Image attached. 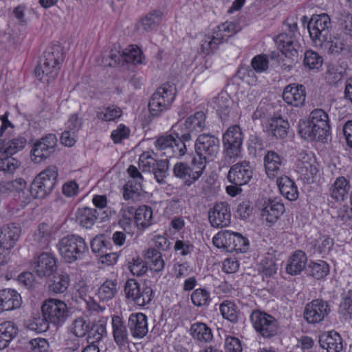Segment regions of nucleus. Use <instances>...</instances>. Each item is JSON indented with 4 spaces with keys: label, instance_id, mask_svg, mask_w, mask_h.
Instances as JSON below:
<instances>
[{
    "label": "nucleus",
    "instance_id": "f257e3e1",
    "mask_svg": "<svg viewBox=\"0 0 352 352\" xmlns=\"http://www.w3.org/2000/svg\"><path fill=\"white\" fill-rule=\"evenodd\" d=\"M330 125L327 113L321 109L311 111L309 121L300 122L298 132L302 138L309 140H323L329 135Z\"/></svg>",
    "mask_w": 352,
    "mask_h": 352
},
{
    "label": "nucleus",
    "instance_id": "f03ea898",
    "mask_svg": "<svg viewBox=\"0 0 352 352\" xmlns=\"http://www.w3.org/2000/svg\"><path fill=\"white\" fill-rule=\"evenodd\" d=\"M63 61V53L59 45H54L43 54V59L35 69L39 80L50 83L58 76L59 65Z\"/></svg>",
    "mask_w": 352,
    "mask_h": 352
},
{
    "label": "nucleus",
    "instance_id": "7ed1b4c3",
    "mask_svg": "<svg viewBox=\"0 0 352 352\" xmlns=\"http://www.w3.org/2000/svg\"><path fill=\"white\" fill-rule=\"evenodd\" d=\"M238 31L237 25L234 23L226 21L221 23L212 32L204 35L201 41V52L206 55L213 54L220 44Z\"/></svg>",
    "mask_w": 352,
    "mask_h": 352
},
{
    "label": "nucleus",
    "instance_id": "20e7f679",
    "mask_svg": "<svg viewBox=\"0 0 352 352\" xmlns=\"http://www.w3.org/2000/svg\"><path fill=\"white\" fill-rule=\"evenodd\" d=\"M285 32L275 38V43L280 52L287 57L294 58L298 56L300 45L296 40L298 34L297 22L292 19H287L284 23Z\"/></svg>",
    "mask_w": 352,
    "mask_h": 352
},
{
    "label": "nucleus",
    "instance_id": "39448f33",
    "mask_svg": "<svg viewBox=\"0 0 352 352\" xmlns=\"http://www.w3.org/2000/svg\"><path fill=\"white\" fill-rule=\"evenodd\" d=\"M58 249L66 262L72 263L81 258L88 251V246L82 237L71 234L64 236L59 241Z\"/></svg>",
    "mask_w": 352,
    "mask_h": 352
},
{
    "label": "nucleus",
    "instance_id": "423d86ee",
    "mask_svg": "<svg viewBox=\"0 0 352 352\" xmlns=\"http://www.w3.org/2000/svg\"><path fill=\"white\" fill-rule=\"evenodd\" d=\"M177 89L173 84L164 83L158 87L152 95L148 103L150 113L153 116H159L165 111L175 100Z\"/></svg>",
    "mask_w": 352,
    "mask_h": 352
},
{
    "label": "nucleus",
    "instance_id": "0eeeda50",
    "mask_svg": "<svg viewBox=\"0 0 352 352\" xmlns=\"http://www.w3.org/2000/svg\"><path fill=\"white\" fill-rule=\"evenodd\" d=\"M57 177L56 166H50L41 172L31 184L34 197L43 199L50 194L56 185Z\"/></svg>",
    "mask_w": 352,
    "mask_h": 352
},
{
    "label": "nucleus",
    "instance_id": "6e6552de",
    "mask_svg": "<svg viewBox=\"0 0 352 352\" xmlns=\"http://www.w3.org/2000/svg\"><path fill=\"white\" fill-rule=\"evenodd\" d=\"M153 155V152H144L140 156L139 166L143 172L152 173L159 184H165V178L168 175L169 162L168 160H157Z\"/></svg>",
    "mask_w": 352,
    "mask_h": 352
},
{
    "label": "nucleus",
    "instance_id": "1a4fd4ad",
    "mask_svg": "<svg viewBox=\"0 0 352 352\" xmlns=\"http://www.w3.org/2000/svg\"><path fill=\"white\" fill-rule=\"evenodd\" d=\"M307 28L315 45H322L331 35L332 28L331 19L327 14L313 15L308 23Z\"/></svg>",
    "mask_w": 352,
    "mask_h": 352
},
{
    "label": "nucleus",
    "instance_id": "9d476101",
    "mask_svg": "<svg viewBox=\"0 0 352 352\" xmlns=\"http://www.w3.org/2000/svg\"><path fill=\"white\" fill-rule=\"evenodd\" d=\"M220 142L213 135L204 133L198 136L195 143V149L198 162H204L206 168L207 162L217 157L219 151Z\"/></svg>",
    "mask_w": 352,
    "mask_h": 352
},
{
    "label": "nucleus",
    "instance_id": "9b49d317",
    "mask_svg": "<svg viewBox=\"0 0 352 352\" xmlns=\"http://www.w3.org/2000/svg\"><path fill=\"white\" fill-rule=\"evenodd\" d=\"M21 234L20 227L10 223L0 228V266L6 265L10 258L12 249Z\"/></svg>",
    "mask_w": 352,
    "mask_h": 352
},
{
    "label": "nucleus",
    "instance_id": "f8f14e48",
    "mask_svg": "<svg viewBox=\"0 0 352 352\" xmlns=\"http://www.w3.org/2000/svg\"><path fill=\"white\" fill-rule=\"evenodd\" d=\"M41 311L45 319L56 327L62 325L65 322L69 312L65 302L54 298L44 301Z\"/></svg>",
    "mask_w": 352,
    "mask_h": 352
},
{
    "label": "nucleus",
    "instance_id": "ddd939ff",
    "mask_svg": "<svg viewBox=\"0 0 352 352\" xmlns=\"http://www.w3.org/2000/svg\"><path fill=\"white\" fill-rule=\"evenodd\" d=\"M252 325L257 333L265 338L277 335L279 325L272 316L259 310H254L250 315Z\"/></svg>",
    "mask_w": 352,
    "mask_h": 352
},
{
    "label": "nucleus",
    "instance_id": "4468645a",
    "mask_svg": "<svg viewBox=\"0 0 352 352\" xmlns=\"http://www.w3.org/2000/svg\"><path fill=\"white\" fill-rule=\"evenodd\" d=\"M205 170L204 162H198L197 157H193L190 166L184 162L176 163L173 169V175L183 179L185 185L190 186L203 174Z\"/></svg>",
    "mask_w": 352,
    "mask_h": 352
},
{
    "label": "nucleus",
    "instance_id": "2eb2a0df",
    "mask_svg": "<svg viewBox=\"0 0 352 352\" xmlns=\"http://www.w3.org/2000/svg\"><path fill=\"white\" fill-rule=\"evenodd\" d=\"M56 258L52 254L42 252L33 258L30 266L38 277H49L56 271Z\"/></svg>",
    "mask_w": 352,
    "mask_h": 352
},
{
    "label": "nucleus",
    "instance_id": "dca6fc26",
    "mask_svg": "<svg viewBox=\"0 0 352 352\" xmlns=\"http://www.w3.org/2000/svg\"><path fill=\"white\" fill-rule=\"evenodd\" d=\"M127 172L132 179L128 181L124 185L123 197L125 200L131 199L133 201H138L144 192L142 186L143 176L133 165L129 166Z\"/></svg>",
    "mask_w": 352,
    "mask_h": 352
},
{
    "label": "nucleus",
    "instance_id": "f3484780",
    "mask_svg": "<svg viewBox=\"0 0 352 352\" xmlns=\"http://www.w3.org/2000/svg\"><path fill=\"white\" fill-rule=\"evenodd\" d=\"M155 146L162 155L169 158L182 157L187 152L182 143L177 144V139L172 134L159 137L155 142Z\"/></svg>",
    "mask_w": 352,
    "mask_h": 352
},
{
    "label": "nucleus",
    "instance_id": "a211bd4d",
    "mask_svg": "<svg viewBox=\"0 0 352 352\" xmlns=\"http://www.w3.org/2000/svg\"><path fill=\"white\" fill-rule=\"evenodd\" d=\"M330 311L331 308L327 302L316 299L307 304L303 316L308 323L317 324L322 322Z\"/></svg>",
    "mask_w": 352,
    "mask_h": 352
},
{
    "label": "nucleus",
    "instance_id": "6ab92c4d",
    "mask_svg": "<svg viewBox=\"0 0 352 352\" xmlns=\"http://www.w3.org/2000/svg\"><path fill=\"white\" fill-rule=\"evenodd\" d=\"M57 145L55 135L49 133L35 142L32 150V160L39 163L49 157L54 151Z\"/></svg>",
    "mask_w": 352,
    "mask_h": 352
},
{
    "label": "nucleus",
    "instance_id": "aec40b11",
    "mask_svg": "<svg viewBox=\"0 0 352 352\" xmlns=\"http://www.w3.org/2000/svg\"><path fill=\"white\" fill-rule=\"evenodd\" d=\"M253 168L248 161H243L232 165L228 174V181L235 186L248 184L253 176Z\"/></svg>",
    "mask_w": 352,
    "mask_h": 352
},
{
    "label": "nucleus",
    "instance_id": "412c9836",
    "mask_svg": "<svg viewBox=\"0 0 352 352\" xmlns=\"http://www.w3.org/2000/svg\"><path fill=\"white\" fill-rule=\"evenodd\" d=\"M208 219L214 228L226 227L230 223L231 214L226 202L217 203L208 212Z\"/></svg>",
    "mask_w": 352,
    "mask_h": 352
},
{
    "label": "nucleus",
    "instance_id": "4be33fe9",
    "mask_svg": "<svg viewBox=\"0 0 352 352\" xmlns=\"http://www.w3.org/2000/svg\"><path fill=\"white\" fill-rule=\"evenodd\" d=\"M283 99L287 104L295 107H302L306 99L305 86L295 83L286 86L283 92Z\"/></svg>",
    "mask_w": 352,
    "mask_h": 352
},
{
    "label": "nucleus",
    "instance_id": "5701e85b",
    "mask_svg": "<svg viewBox=\"0 0 352 352\" xmlns=\"http://www.w3.org/2000/svg\"><path fill=\"white\" fill-rule=\"evenodd\" d=\"M127 327L133 338L140 340L144 338L148 331L146 316L142 313L131 314L128 319Z\"/></svg>",
    "mask_w": 352,
    "mask_h": 352
},
{
    "label": "nucleus",
    "instance_id": "b1692460",
    "mask_svg": "<svg viewBox=\"0 0 352 352\" xmlns=\"http://www.w3.org/2000/svg\"><path fill=\"white\" fill-rule=\"evenodd\" d=\"M284 212V205L275 199L265 201L261 208L262 219L270 223L276 222Z\"/></svg>",
    "mask_w": 352,
    "mask_h": 352
},
{
    "label": "nucleus",
    "instance_id": "393cba45",
    "mask_svg": "<svg viewBox=\"0 0 352 352\" xmlns=\"http://www.w3.org/2000/svg\"><path fill=\"white\" fill-rule=\"evenodd\" d=\"M140 283L135 279L128 280L124 285V294L127 299L133 301L138 306H144L151 302L150 290L144 291L143 298L138 296L140 292Z\"/></svg>",
    "mask_w": 352,
    "mask_h": 352
},
{
    "label": "nucleus",
    "instance_id": "a878e982",
    "mask_svg": "<svg viewBox=\"0 0 352 352\" xmlns=\"http://www.w3.org/2000/svg\"><path fill=\"white\" fill-rule=\"evenodd\" d=\"M320 346L327 352H340L343 349V340L334 331L322 333L319 338Z\"/></svg>",
    "mask_w": 352,
    "mask_h": 352
},
{
    "label": "nucleus",
    "instance_id": "bb28decb",
    "mask_svg": "<svg viewBox=\"0 0 352 352\" xmlns=\"http://www.w3.org/2000/svg\"><path fill=\"white\" fill-rule=\"evenodd\" d=\"M21 297L15 290L6 289L0 291V313L19 308Z\"/></svg>",
    "mask_w": 352,
    "mask_h": 352
},
{
    "label": "nucleus",
    "instance_id": "cd10ccee",
    "mask_svg": "<svg viewBox=\"0 0 352 352\" xmlns=\"http://www.w3.org/2000/svg\"><path fill=\"white\" fill-rule=\"evenodd\" d=\"M283 160V157L275 151H270L265 154L264 163L265 172L269 178L274 179L278 176Z\"/></svg>",
    "mask_w": 352,
    "mask_h": 352
},
{
    "label": "nucleus",
    "instance_id": "c85d7f7f",
    "mask_svg": "<svg viewBox=\"0 0 352 352\" xmlns=\"http://www.w3.org/2000/svg\"><path fill=\"white\" fill-rule=\"evenodd\" d=\"M111 324L115 342L120 347L124 346L129 342L126 326L118 316H113Z\"/></svg>",
    "mask_w": 352,
    "mask_h": 352
},
{
    "label": "nucleus",
    "instance_id": "c756f323",
    "mask_svg": "<svg viewBox=\"0 0 352 352\" xmlns=\"http://www.w3.org/2000/svg\"><path fill=\"white\" fill-rule=\"evenodd\" d=\"M267 131L277 138L283 139L288 133L289 124L287 120L280 116H274L267 120Z\"/></svg>",
    "mask_w": 352,
    "mask_h": 352
},
{
    "label": "nucleus",
    "instance_id": "7c9ffc66",
    "mask_svg": "<svg viewBox=\"0 0 352 352\" xmlns=\"http://www.w3.org/2000/svg\"><path fill=\"white\" fill-rule=\"evenodd\" d=\"M307 258L301 250L296 251L289 258L286 271L291 275L300 274L305 267Z\"/></svg>",
    "mask_w": 352,
    "mask_h": 352
},
{
    "label": "nucleus",
    "instance_id": "2f4dec72",
    "mask_svg": "<svg viewBox=\"0 0 352 352\" xmlns=\"http://www.w3.org/2000/svg\"><path fill=\"white\" fill-rule=\"evenodd\" d=\"M98 214V209L84 207L78 209L76 218L80 226L91 228L96 223Z\"/></svg>",
    "mask_w": 352,
    "mask_h": 352
},
{
    "label": "nucleus",
    "instance_id": "473e14b6",
    "mask_svg": "<svg viewBox=\"0 0 352 352\" xmlns=\"http://www.w3.org/2000/svg\"><path fill=\"white\" fill-rule=\"evenodd\" d=\"M214 108L221 119L223 121L226 120L232 113L233 100L226 93H222L214 98Z\"/></svg>",
    "mask_w": 352,
    "mask_h": 352
},
{
    "label": "nucleus",
    "instance_id": "72a5a7b5",
    "mask_svg": "<svg viewBox=\"0 0 352 352\" xmlns=\"http://www.w3.org/2000/svg\"><path fill=\"white\" fill-rule=\"evenodd\" d=\"M17 333L18 327L14 322L5 321L0 323V350L6 348Z\"/></svg>",
    "mask_w": 352,
    "mask_h": 352
},
{
    "label": "nucleus",
    "instance_id": "f704fd0d",
    "mask_svg": "<svg viewBox=\"0 0 352 352\" xmlns=\"http://www.w3.org/2000/svg\"><path fill=\"white\" fill-rule=\"evenodd\" d=\"M277 185L281 195L289 201L296 200L298 197L297 187L289 177L283 176L278 177Z\"/></svg>",
    "mask_w": 352,
    "mask_h": 352
},
{
    "label": "nucleus",
    "instance_id": "c9c22d12",
    "mask_svg": "<svg viewBox=\"0 0 352 352\" xmlns=\"http://www.w3.org/2000/svg\"><path fill=\"white\" fill-rule=\"evenodd\" d=\"M26 139L23 136H17L7 142L3 140L2 146L0 147V156L13 155L21 151L25 146Z\"/></svg>",
    "mask_w": 352,
    "mask_h": 352
},
{
    "label": "nucleus",
    "instance_id": "e433bc0d",
    "mask_svg": "<svg viewBox=\"0 0 352 352\" xmlns=\"http://www.w3.org/2000/svg\"><path fill=\"white\" fill-rule=\"evenodd\" d=\"M190 332L193 339L201 342H209L213 338L211 329L203 322L193 323L190 327Z\"/></svg>",
    "mask_w": 352,
    "mask_h": 352
},
{
    "label": "nucleus",
    "instance_id": "4c0bfd02",
    "mask_svg": "<svg viewBox=\"0 0 352 352\" xmlns=\"http://www.w3.org/2000/svg\"><path fill=\"white\" fill-rule=\"evenodd\" d=\"M144 258L151 270L160 272L164 270L165 262L162 258V254L156 249L153 248L147 249L144 253Z\"/></svg>",
    "mask_w": 352,
    "mask_h": 352
},
{
    "label": "nucleus",
    "instance_id": "58836bf2",
    "mask_svg": "<svg viewBox=\"0 0 352 352\" xmlns=\"http://www.w3.org/2000/svg\"><path fill=\"white\" fill-rule=\"evenodd\" d=\"M298 172L306 180L313 179L318 173V168L316 162L311 156L306 155L298 163Z\"/></svg>",
    "mask_w": 352,
    "mask_h": 352
},
{
    "label": "nucleus",
    "instance_id": "ea45409f",
    "mask_svg": "<svg viewBox=\"0 0 352 352\" xmlns=\"http://www.w3.org/2000/svg\"><path fill=\"white\" fill-rule=\"evenodd\" d=\"M134 221L138 228L145 229L152 224L153 210L151 207L142 205L135 210Z\"/></svg>",
    "mask_w": 352,
    "mask_h": 352
},
{
    "label": "nucleus",
    "instance_id": "a19ab883",
    "mask_svg": "<svg viewBox=\"0 0 352 352\" xmlns=\"http://www.w3.org/2000/svg\"><path fill=\"white\" fill-rule=\"evenodd\" d=\"M206 116L204 111H200L187 118L185 126L189 132H201L206 125Z\"/></svg>",
    "mask_w": 352,
    "mask_h": 352
},
{
    "label": "nucleus",
    "instance_id": "79ce46f5",
    "mask_svg": "<svg viewBox=\"0 0 352 352\" xmlns=\"http://www.w3.org/2000/svg\"><path fill=\"white\" fill-rule=\"evenodd\" d=\"M235 233L230 230H223L218 232L212 239V243L218 248H223L227 252H232Z\"/></svg>",
    "mask_w": 352,
    "mask_h": 352
},
{
    "label": "nucleus",
    "instance_id": "37998d69",
    "mask_svg": "<svg viewBox=\"0 0 352 352\" xmlns=\"http://www.w3.org/2000/svg\"><path fill=\"white\" fill-rule=\"evenodd\" d=\"M324 50L330 54H338L343 51H348L349 46L346 41L341 37H331L329 35V38L322 43V45H318Z\"/></svg>",
    "mask_w": 352,
    "mask_h": 352
},
{
    "label": "nucleus",
    "instance_id": "c03bdc74",
    "mask_svg": "<svg viewBox=\"0 0 352 352\" xmlns=\"http://www.w3.org/2000/svg\"><path fill=\"white\" fill-rule=\"evenodd\" d=\"M349 188V182L344 177H338L329 189L330 195L337 201H343Z\"/></svg>",
    "mask_w": 352,
    "mask_h": 352
},
{
    "label": "nucleus",
    "instance_id": "a18cd8bd",
    "mask_svg": "<svg viewBox=\"0 0 352 352\" xmlns=\"http://www.w3.org/2000/svg\"><path fill=\"white\" fill-rule=\"evenodd\" d=\"M117 281L106 280L98 289V297L101 301H109L113 299L117 293Z\"/></svg>",
    "mask_w": 352,
    "mask_h": 352
},
{
    "label": "nucleus",
    "instance_id": "49530a36",
    "mask_svg": "<svg viewBox=\"0 0 352 352\" xmlns=\"http://www.w3.org/2000/svg\"><path fill=\"white\" fill-rule=\"evenodd\" d=\"M162 12L160 10H153L148 13L139 23L138 28H141L146 32L155 28L160 22Z\"/></svg>",
    "mask_w": 352,
    "mask_h": 352
},
{
    "label": "nucleus",
    "instance_id": "de8ad7c7",
    "mask_svg": "<svg viewBox=\"0 0 352 352\" xmlns=\"http://www.w3.org/2000/svg\"><path fill=\"white\" fill-rule=\"evenodd\" d=\"M70 278L67 273H61L49 285V290L54 294H63L65 292L69 285Z\"/></svg>",
    "mask_w": 352,
    "mask_h": 352
},
{
    "label": "nucleus",
    "instance_id": "09e8293b",
    "mask_svg": "<svg viewBox=\"0 0 352 352\" xmlns=\"http://www.w3.org/2000/svg\"><path fill=\"white\" fill-rule=\"evenodd\" d=\"M220 311L225 319L232 322H236L239 316V311L236 305L231 301H224L220 305Z\"/></svg>",
    "mask_w": 352,
    "mask_h": 352
},
{
    "label": "nucleus",
    "instance_id": "8fccbe9b",
    "mask_svg": "<svg viewBox=\"0 0 352 352\" xmlns=\"http://www.w3.org/2000/svg\"><path fill=\"white\" fill-rule=\"evenodd\" d=\"M323 63V58L317 52L308 50L305 53L303 65L309 69H318Z\"/></svg>",
    "mask_w": 352,
    "mask_h": 352
},
{
    "label": "nucleus",
    "instance_id": "3c124183",
    "mask_svg": "<svg viewBox=\"0 0 352 352\" xmlns=\"http://www.w3.org/2000/svg\"><path fill=\"white\" fill-rule=\"evenodd\" d=\"M0 169L6 173H13L20 168L21 162L12 155L0 156Z\"/></svg>",
    "mask_w": 352,
    "mask_h": 352
},
{
    "label": "nucleus",
    "instance_id": "603ef678",
    "mask_svg": "<svg viewBox=\"0 0 352 352\" xmlns=\"http://www.w3.org/2000/svg\"><path fill=\"white\" fill-rule=\"evenodd\" d=\"M329 273V265L324 261L312 263L309 265V275L316 279H321L326 276Z\"/></svg>",
    "mask_w": 352,
    "mask_h": 352
},
{
    "label": "nucleus",
    "instance_id": "864d4df0",
    "mask_svg": "<svg viewBox=\"0 0 352 352\" xmlns=\"http://www.w3.org/2000/svg\"><path fill=\"white\" fill-rule=\"evenodd\" d=\"M339 312L345 320L352 318V290L343 294L342 301L339 306Z\"/></svg>",
    "mask_w": 352,
    "mask_h": 352
},
{
    "label": "nucleus",
    "instance_id": "5fc2aeb1",
    "mask_svg": "<svg viewBox=\"0 0 352 352\" xmlns=\"http://www.w3.org/2000/svg\"><path fill=\"white\" fill-rule=\"evenodd\" d=\"M71 332L77 338H82L89 330V324L83 318L75 319L70 327Z\"/></svg>",
    "mask_w": 352,
    "mask_h": 352
},
{
    "label": "nucleus",
    "instance_id": "6e6d98bb",
    "mask_svg": "<svg viewBox=\"0 0 352 352\" xmlns=\"http://www.w3.org/2000/svg\"><path fill=\"white\" fill-rule=\"evenodd\" d=\"M243 139V133L238 126L229 127L223 135V142H226V143L232 142L242 144Z\"/></svg>",
    "mask_w": 352,
    "mask_h": 352
},
{
    "label": "nucleus",
    "instance_id": "4d7b16f0",
    "mask_svg": "<svg viewBox=\"0 0 352 352\" xmlns=\"http://www.w3.org/2000/svg\"><path fill=\"white\" fill-rule=\"evenodd\" d=\"M122 57L127 63L133 64L141 63L142 53L139 47L131 46L129 49H125L122 52Z\"/></svg>",
    "mask_w": 352,
    "mask_h": 352
},
{
    "label": "nucleus",
    "instance_id": "13d9d810",
    "mask_svg": "<svg viewBox=\"0 0 352 352\" xmlns=\"http://www.w3.org/2000/svg\"><path fill=\"white\" fill-rule=\"evenodd\" d=\"M333 245L332 239L328 236L320 238L314 241L313 253L327 254Z\"/></svg>",
    "mask_w": 352,
    "mask_h": 352
},
{
    "label": "nucleus",
    "instance_id": "bf43d9fd",
    "mask_svg": "<svg viewBox=\"0 0 352 352\" xmlns=\"http://www.w3.org/2000/svg\"><path fill=\"white\" fill-rule=\"evenodd\" d=\"M50 228L46 223H41L34 232V240L42 246L47 245L50 238Z\"/></svg>",
    "mask_w": 352,
    "mask_h": 352
},
{
    "label": "nucleus",
    "instance_id": "052dcab7",
    "mask_svg": "<svg viewBox=\"0 0 352 352\" xmlns=\"http://www.w3.org/2000/svg\"><path fill=\"white\" fill-rule=\"evenodd\" d=\"M122 115L120 108L112 105L104 109V111H100L97 113V117L104 121H111L119 118Z\"/></svg>",
    "mask_w": 352,
    "mask_h": 352
},
{
    "label": "nucleus",
    "instance_id": "680f3d73",
    "mask_svg": "<svg viewBox=\"0 0 352 352\" xmlns=\"http://www.w3.org/2000/svg\"><path fill=\"white\" fill-rule=\"evenodd\" d=\"M191 300L195 306L206 305L210 301L209 293L204 289H195L191 294Z\"/></svg>",
    "mask_w": 352,
    "mask_h": 352
},
{
    "label": "nucleus",
    "instance_id": "e2e57ef3",
    "mask_svg": "<svg viewBox=\"0 0 352 352\" xmlns=\"http://www.w3.org/2000/svg\"><path fill=\"white\" fill-rule=\"evenodd\" d=\"M338 23L340 30L346 35L352 37V14L349 12H342L339 19Z\"/></svg>",
    "mask_w": 352,
    "mask_h": 352
},
{
    "label": "nucleus",
    "instance_id": "0e129e2a",
    "mask_svg": "<svg viewBox=\"0 0 352 352\" xmlns=\"http://www.w3.org/2000/svg\"><path fill=\"white\" fill-rule=\"evenodd\" d=\"M120 218L119 224L124 229L129 226L133 219L134 220L135 208L133 206H128L120 210Z\"/></svg>",
    "mask_w": 352,
    "mask_h": 352
},
{
    "label": "nucleus",
    "instance_id": "69168bd1",
    "mask_svg": "<svg viewBox=\"0 0 352 352\" xmlns=\"http://www.w3.org/2000/svg\"><path fill=\"white\" fill-rule=\"evenodd\" d=\"M234 244L232 248V252H245L249 248V241L241 234L236 232L234 237Z\"/></svg>",
    "mask_w": 352,
    "mask_h": 352
},
{
    "label": "nucleus",
    "instance_id": "338daca9",
    "mask_svg": "<svg viewBox=\"0 0 352 352\" xmlns=\"http://www.w3.org/2000/svg\"><path fill=\"white\" fill-rule=\"evenodd\" d=\"M226 156L236 159L241 156L242 144L223 142Z\"/></svg>",
    "mask_w": 352,
    "mask_h": 352
},
{
    "label": "nucleus",
    "instance_id": "774afa93",
    "mask_svg": "<svg viewBox=\"0 0 352 352\" xmlns=\"http://www.w3.org/2000/svg\"><path fill=\"white\" fill-rule=\"evenodd\" d=\"M129 268L133 275L140 276L146 272L148 267L145 261L137 258L129 263Z\"/></svg>",
    "mask_w": 352,
    "mask_h": 352
}]
</instances>
